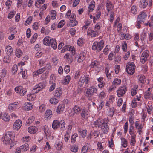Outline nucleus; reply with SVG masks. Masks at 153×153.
Listing matches in <instances>:
<instances>
[{"instance_id":"69168bd1","label":"nucleus","mask_w":153,"mask_h":153,"mask_svg":"<svg viewBox=\"0 0 153 153\" xmlns=\"http://www.w3.org/2000/svg\"><path fill=\"white\" fill-rule=\"evenodd\" d=\"M131 11L133 14H136L137 13V8L135 5L132 6L131 8Z\"/></svg>"},{"instance_id":"09e8293b","label":"nucleus","mask_w":153,"mask_h":153,"mask_svg":"<svg viewBox=\"0 0 153 153\" xmlns=\"http://www.w3.org/2000/svg\"><path fill=\"white\" fill-rule=\"evenodd\" d=\"M51 104H57L59 102L58 100L55 98H52L49 100Z\"/></svg>"},{"instance_id":"c9c22d12","label":"nucleus","mask_w":153,"mask_h":153,"mask_svg":"<svg viewBox=\"0 0 153 153\" xmlns=\"http://www.w3.org/2000/svg\"><path fill=\"white\" fill-rule=\"evenodd\" d=\"M71 79V77L69 75L66 76L64 78L62 84L65 85H67L69 83Z\"/></svg>"},{"instance_id":"b1692460","label":"nucleus","mask_w":153,"mask_h":153,"mask_svg":"<svg viewBox=\"0 0 153 153\" xmlns=\"http://www.w3.org/2000/svg\"><path fill=\"white\" fill-rule=\"evenodd\" d=\"M62 93V90L61 89L56 88L54 94V96L56 97L59 98Z\"/></svg>"},{"instance_id":"680f3d73","label":"nucleus","mask_w":153,"mask_h":153,"mask_svg":"<svg viewBox=\"0 0 153 153\" xmlns=\"http://www.w3.org/2000/svg\"><path fill=\"white\" fill-rule=\"evenodd\" d=\"M134 127L133 125L130 124L129 126V133L131 135H132L134 134Z\"/></svg>"},{"instance_id":"f3484780","label":"nucleus","mask_w":153,"mask_h":153,"mask_svg":"<svg viewBox=\"0 0 153 153\" xmlns=\"http://www.w3.org/2000/svg\"><path fill=\"white\" fill-rule=\"evenodd\" d=\"M100 134V132L98 131H91L89 134L87 138L91 139L92 138H95L97 137Z\"/></svg>"},{"instance_id":"bb28decb","label":"nucleus","mask_w":153,"mask_h":153,"mask_svg":"<svg viewBox=\"0 0 153 153\" xmlns=\"http://www.w3.org/2000/svg\"><path fill=\"white\" fill-rule=\"evenodd\" d=\"M37 128L34 126H32L28 128V132L31 134H34L37 131Z\"/></svg>"},{"instance_id":"f704fd0d","label":"nucleus","mask_w":153,"mask_h":153,"mask_svg":"<svg viewBox=\"0 0 153 153\" xmlns=\"http://www.w3.org/2000/svg\"><path fill=\"white\" fill-rule=\"evenodd\" d=\"M45 71L44 68H42L41 69L37 70L36 71H34L33 73V74L34 76H37L39 74H42Z\"/></svg>"},{"instance_id":"3c124183","label":"nucleus","mask_w":153,"mask_h":153,"mask_svg":"<svg viewBox=\"0 0 153 153\" xmlns=\"http://www.w3.org/2000/svg\"><path fill=\"white\" fill-rule=\"evenodd\" d=\"M135 135H131V144L133 146L135 144Z\"/></svg>"},{"instance_id":"20e7f679","label":"nucleus","mask_w":153,"mask_h":153,"mask_svg":"<svg viewBox=\"0 0 153 153\" xmlns=\"http://www.w3.org/2000/svg\"><path fill=\"white\" fill-rule=\"evenodd\" d=\"M46 82H43L36 85L32 90L33 93H38L46 86Z\"/></svg>"},{"instance_id":"603ef678","label":"nucleus","mask_w":153,"mask_h":153,"mask_svg":"<svg viewBox=\"0 0 153 153\" xmlns=\"http://www.w3.org/2000/svg\"><path fill=\"white\" fill-rule=\"evenodd\" d=\"M78 137V134L76 133H74L72 135L71 137V141L74 143L76 140V138Z\"/></svg>"},{"instance_id":"f8f14e48","label":"nucleus","mask_w":153,"mask_h":153,"mask_svg":"<svg viewBox=\"0 0 153 153\" xmlns=\"http://www.w3.org/2000/svg\"><path fill=\"white\" fill-rule=\"evenodd\" d=\"M19 107V104L18 102H15L13 103L10 104L8 106V109L11 111H12L16 109H18Z\"/></svg>"},{"instance_id":"ddd939ff","label":"nucleus","mask_w":153,"mask_h":153,"mask_svg":"<svg viewBox=\"0 0 153 153\" xmlns=\"http://www.w3.org/2000/svg\"><path fill=\"white\" fill-rule=\"evenodd\" d=\"M75 15L73 14H72L71 17H70V23L69 24L71 26L73 27L76 26L78 24L77 21L75 18Z\"/></svg>"},{"instance_id":"4d7b16f0","label":"nucleus","mask_w":153,"mask_h":153,"mask_svg":"<svg viewBox=\"0 0 153 153\" xmlns=\"http://www.w3.org/2000/svg\"><path fill=\"white\" fill-rule=\"evenodd\" d=\"M38 37V34L36 33H35L32 37L31 39L30 40V43L32 44L36 40V39Z\"/></svg>"},{"instance_id":"7ed1b4c3","label":"nucleus","mask_w":153,"mask_h":153,"mask_svg":"<svg viewBox=\"0 0 153 153\" xmlns=\"http://www.w3.org/2000/svg\"><path fill=\"white\" fill-rule=\"evenodd\" d=\"M135 65L134 63L132 62H129L127 63L126 69L128 74L131 75L135 72Z\"/></svg>"},{"instance_id":"ea45409f","label":"nucleus","mask_w":153,"mask_h":153,"mask_svg":"<svg viewBox=\"0 0 153 153\" xmlns=\"http://www.w3.org/2000/svg\"><path fill=\"white\" fill-rule=\"evenodd\" d=\"M64 58L65 59L68 60L69 62H71L72 61V56L69 53H67L65 55Z\"/></svg>"},{"instance_id":"6e6552de","label":"nucleus","mask_w":153,"mask_h":153,"mask_svg":"<svg viewBox=\"0 0 153 153\" xmlns=\"http://www.w3.org/2000/svg\"><path fill=\"white\" fill-rule=\"evenodd\" d=\"M108 121V118H105L103 123L101 125V129L102 131L105 134L107 133L109 130V126L107 124Z\"/></svg>"},{"instance_id":"412c9836","label":"nucleus","mask_w":153,"mask_h":153,"mask_svg":"<svg viewBox=\"0 0 153 153\" xmlns=\"http://www.w3.org/2000/svg\"><path fill=\"white\" fill-rule=\"evenodd\" d=\"M89 112L88 110L86 109H83L82 110V112L80 114L81 116L83 118H87L88 116Z\"/></svg>"},{"instance_id":"9d476101","label":"nucleus","mask_w":153,"mask_h":153,"mask_svg":"<svg viewBox=\"0 0 153 153\" xmlns=\"http://www.w3.org/2000/svg\"><path fill=\"white\" fill-rule=\"evenodd\" d=\"M99 34V32L96 30H93L89 28L87 31V35L90 36L91 37H95L97 36Z\"/></svg>"},{"instance_id":"c03bdc74","label":"nucleus","mask_w":153,"mask_h":153,"mask_svg":"<svg viewBox=\"0 0 153 153\" xmlns=\"http://www.w3.org/2000/svg\"><path fill=\"white\" fill-rule=\"evenodd\" d=\"M121 145L124 147L126 148L127 146V141L125 138H121Z\"/></svg>"},{"instance_id":"a211bd4d","label":"nucleus","mask_w":153,"mask_h":153,"mask_svg":"<svg viewBox=\"0 0 153 153\" xmlns=\"http://www.w3.org/2000/svg\"><path fill=\"white\" fill-rule=\"evenodd\" d=\"M104 119L102 120L100 118H98V119L94 122L93 124L94 126L95 127L99 128L100 126L103 123Z\"/></svg>"},{"instance_id":"6e6d98bb","label":"nucleus","mask_w":153,"mask_h":153,"mask_svg":"<svg viewBox=\"0 0 153 153\" xmlns=\"http://www.w3.org/2000/svg\"><path fill=\"white\" fill-rule=\"evenodd\" d=\"M65 23V20H61L58 23L57 27L58 28H60L62 27Z\"/></svg>"},{"instance_id":"37998d69","label":"nucleus","mask_w":153,"mask_h":153,"mask_svg":"<svg viewBox=\"0 0 153 153\" xmlns=\"http://www.w3.org/2000/svg\"><path fill=\"white\" fill-rule=\"evenodd\" d=\"M62 142H56L55 144V146L58 150H61L62 148Z\"/></svg>"},{"instance_id":"49530a36","label":"nucleus","mask_w":153,"mask_h":153,"mask_svg":"<svg viewBox=\"0 0 153 153\" xmlns=\"http://www.w3.org/2000/svg\"><path fill=\"white\" fill-rule=\"evenodd\" d=\"M102 24L100 22H98L95 26L94 30L99 32L100 30V27L102 26Z\"/></svg>"},{"instance_id":"a19ab883","label":"nucleus","mask_w":153,"mask_h":153,"mask_svg":"<svg viewBox=\"0 0 153 153\" xmlns=\"http://www.w3.org/2000/svg\"><path fill=\"white\" fill-rule=\"evenodd\" d=\"M121 82V79H120L115 78L112 82V84L113 85L115 86L120 85Z\"/></svg>"},{"instance_id":"338daca9","label":"nucleus","mask_w":153,"mask_h":153,"mask_svg":"<svg viewBox=\"0 0 153 153\" xmlns=\"http://www.w3.org/2000/svg\"><path fill=\"white\" fill-rule=\"evenodd\" d=\"M16 12L14 11H13L10 12L8 14L7 17L9 19L12 18L15 15Z\"/></svg>"},{"instance_id":"aec40b11","label":"nucleus","mask_w":153,"mask_h":153,"mask_svg":"<svg viewBox=\"0 0 153 153\" xmlns=\"http://www.w3.org/2000/svg\"><path fill=\"white\" fill-rule=\"evenodd\" d=\"M48 45L51 46L54 49H56L57 48V42L56 39H55L51 38Z\"/></svg>"},{"instance_id":"864d4df0","label":"nucleus","mask_w":153,"mask_h":153,"mask_svg":"<svg viewBox=\"0 0 153 153\" xmlns=\"http://www.w3.org/2000/svg\"><path fill=\"white\" fill-rule=\"evenodd\" d=\"M85 82V78L84 77L82 76L80 77L78 82V84L80 87L82 86L83 84Z\"/></svg>"},{"instance_id":"4468645a","label":"nucleus","mask_w":153,"mask_h":153,"mask_svg":"<svg viewBox=\"0 0 153 153\" xmlns=\"http://www.w3.org/2000/svg\"><path fill=\"white\" fill-rule=\"evenodd\" d=\"M147 16L145 12H142L139 15L138 17V20H139L140 21L144 22L147 17Z\"/></svg>"},{"instance_id":"c85d7f7f","label":"nucleus","mask_w":153,"mask_h":153,"mask_svg":"<svg viewBox=\"0 0 153 153\" xmlns=\"http://www.w3.org/2000/svg\"><path fill=\"white\" fill-rule=\"evenodd\" d=\"M24 108L25 110H29L33 108L32 104L30 102H26L24 105Z\"/></svg>"},{"instance_id":"423d86ee","label":"nucleus","mask_w":153,"mask_h":153,"mask_svg":"<svg viewBox=\"0 0 153 153\" xmlns=\"http://www.w3.org/2000/svg\"><path fill=\"white\" fill-rule=\"evenodd\" d=\"M69 51L71 53L72 56L75 54V50L74 48L72 46H70L69 45H66L62 48L61 51V53H63L65 51Z\"/></svg>"},{"instance_id":"79ce46f5","label":"nucleus","mask_w":153,"mask_h":153,"mask_svg":"<svg viewBox=\"0 0 153 153\" xmlns=\"http://www.w3.org/2000/svg\"><path fill=\"white\" fill-rule=\"evenodd\" d=\"M65 121L63 120L60 121L59 124V126L61 130L63 131L65 129Z\"/></svg>"},{"instance_id":"39448f33","label":"nucleus","mask_w":153,"mask_h":153,"mask_svg":"<svg viewBox=\"0 0 153 153\" xmlns=\"http://www.w3.org/2000/svg\"><path fill=\"white\" fill-rule=\"evenodd\" d=\"M97 92V88L94 86H92L87 89L86 93L88 97H91L92 95L96 94Z\"/></svg>"},{"instance_id":"0e129e2a","label":"nucleus","mask_w":153,"mask_h":153,"mask_svg":"<svg viewBox=\"0 0 153 153\" xmlns=\"http://www.w3.org/2000/svg\"><path fill=\"white\" fill-rule=\"evenodd\" d=\"M64 140L66 142L68 141L70 138L69 134L68 132H67L64 135Z\"/></svg>"},{"instance_id":"a18cd8bd","label":"nucleus","mask_w":153,"mask_h":153,"mask_svg":"<svg viewBox=\"0 0 153 153\" xmlns=\"http://www.w3.org/2000/svg\"><path fill=\"white\" fill-rule=\"evenodd\" d=\"M52 111L51 110H48L46 111L45 117L47 118H50L52 116Z\"/></svg>"},{"instance_id":"f257e3e1","label":"nucleus","mask_w":153,"mask_h":153,"mask_svg":"<svg viewBox=\"0 0 153 153\" xmlns=\"http://www.w3.org/2000/svg\"><path fill=\"white\" fill-rule=\"evenodd\" d=\"M14 137L13 132L8 131L3 135L1 138V141L4 144L10 145V148L11 149L15 144V142L11 138Z\"/></svg>"},{"instance_id":"052dcab7","label":"nucleus","mask_w":153,"mask_h":153,"mask_svg":"<svg viewBox=\"0 0 153 153\" xmlns=\"http://www.w3.org/2000/svg\"><path fill=\"white\" fill-rule=\"evenodd\" d=\"M149 51L148 50H146L144 51L142 54L141 56H144L145 57L147 58L149 56Z\"/></svg>"},{"instance_id":"cd10ccee","label":"nucleus","mask_w":153,"mask_h":153,"mask_svg":"<svg viewBox=\"0 0 153 153\" xmlns=\"http://www.w3.org/2000/svg\"><path fill=\"white\" fill-rule=\"evenodd\" d=\"M42 130L46 137H48L50 136V131L48 127L46 125L45 126L43 127Z\"/></svg>"},{"instance_id":"a878e982","label":"nucleus","mask_w":153,"mask_h":153,"mask_svg":"<svg viewBox=\"0 0 153 153\" xmlns=\"http://www.w3.org/2000/svg\"><path fill=\"white\" fill-rule=\"evenodd\" d=\"M95 7V2L93 0L90 3L88 8V11L89 12L93 11Z\"/></svg>"},{"instance_id":"8fccbe9b","label":"nucleus","mask_w":153,"mask_h":153,"mask_svg":"<svg viewBox=\"0 0 153 153\" xmlns=\"http://www.w3.org/2000/svg\"><path fill=\"white\" fill-rule=\"evenodd\" d=\"M33 17L32 16H29L25 21V25L27 26L31 23Z\"/></svg>"},{"instance_id":"f03ea898","label":"nucleus","mask_w":153,"mask_h":153,"mask_svg":"<svg viewBox=\"0 0 153 153\" xmlns=\"http://www.w3.org/2000/svg\"><path fill=\"white\" fill-rule=\"evenodd\" d=\"M104 46V42L102 40L99 42H95L93 44L92 48L94 50H96L97 51H101Z\"/></svg>"},{"instance_id":"58836bf2","label":"nucleus","mask_w":153,"mask_h":153,"mask_svg":"<svg viewBox=\"0 0 153 153\" xmlns=\"http://www.w3.org/2000/svg\"><path fill=\"white\" fill-rule=\"evenodd\" d=\"M105 71L107 78L108 79H111V78L112 76L109 71V67H106L105 69Z\"/></svg>"},{"instance_id":"9b49d317","label":"nucleus","mask_w":153,"mask_h":153,"mask_svg":"<svg viewBox=\"0 0 153 153\" xmlns=\"http://www.w3.org/2000/svg\"><path fill=\"white\" fill-rule=\"evenodd\" d=\"M22 125V122L21 120L18 119L16 120L13 126V129L16 131L18 130L20 128Z\"/></svg>"},{"instance_id":"7c9ffc66","label":"nucleus","mask_w":153,"mask_h":153,"mask_svg":"<svg viewBox=\"0 0 153 153\" xmlns=\"http://www.w3.org/2000/svg\"><path fill=\"white\" fill-rule=\"evenodd\" d=\"M74 113L78 115L79 114L81 111V108L77 105H75L73 108Z\"/></svg>"},{"instance_id":"5701e85b","label":"nucleus","mask_w":153,"mask_h":153,"mask_svg":"<svg viewBox=\"0 0 153 153\" xmlns=\"http://www.w3.org/2000/svg\"><path fill=\"white\" fill-rule=\"evenodd\" d=\"M86 54L84 52H81L79 54L77 60L78 62H82L85 58Z\"/></svg>"},{"instance_id":"bf43d9fd","label":"nucleus","mask_w":153,"mask_h":153,"mask_svg":"<svg viewBox=\"0 0 153 153\" xmlns=\"http://www.w3.org/2000/svg\"><path fill=\"white\" fill-rule=\"evenodd\" d=\"M51 18L53 20L56 19V11L53 10L51 12Z\"/></svg>"},{"instance_id":"e2e57ef3","label":"nucleus","mask_w":153,"mask_h":153,"mask_svg":"<svg viewBox=\"0 0 153 153\" xmlns=\"http://www.w3.org/2000/svg\"><path fill=\"white\" fill-rule=\"evenodd\" d=\"M22 71V77L24 79H26L27 77V71L25 70L24 71H23V69H21Z\"/></svg>"},{"instance_id":"473e14b6","label":"nucleus","mask_w":153,"mask_h":153,"mask_svg":"<svg viewBox=\"0 0 153 153\" xmlns=\"http://www.w3.org/2000/svg\"><path fill=\"white\" fill-rule=\"evenodd\" d=\"M15 55L18 58L21 56L23 54L22 50L19 48H16L15 51Z\"/></svg>"},{"instance_id":"2f4dec72","label":"nucleus","mask_w":153,"mask_h":153,"mask_svg":"<svg viewBox=\"0 0 153 153\" xmlns=\"http://www.w3.org/2000/svg\"><path fill=\"white\" fill-rule=\"evenodd\" d=\"M1 119L5 121H8L10 120V117L8 114L4 113L1 116Z\"/></svg>"},{"instance_id":"2eb2a0df","label":"nucleus","mask_w":153,"mask_h":153,"mask_svg":"<svg viewBox=\"0 0 153 153\" xmlns=\"http://www.w3.org/2000/svg\"><path fill=\"white\" fill-rule=\"evenodd\" d=\"M106 10L108 12H109L110 11L113 10L114 8V4L109 0H107L106 3Z\"/></svg>"},{"instance_id":"0eeeda50","label":"nucleus","mask_w":153,"mask_h":153,"mask_svg":"<svg viewBox=\"0 0 153 153\" xmlns=\"http://www.w3.org/2000/svg\"><path fill=\"white\" fill-rule=\"evenodd\" d=\"M127 88L126 85L120 87L117 90V95L119 97L123 96L127 91Z\"/></svg>"},{"instance_id":"393cba45","label":"nucleus","mask_w":153,"mask_h":153,"mask_svg":"<svg viewBox=\"0 0 153 153\" xmlns=\"http://www.w3.org/2000/svg\"><path fill=\"white\" fill-rule=\"evenodd\" d=\"M148 0H140L139 4L140 7L142 8H144L148 5Z\"/></svg>"},{"instance_id":"dca6fc26","label":"nucleus","mask_w":153,"mask_h":153,"mask_svg":"<svg viewBox=\"0 0 153 153\" xmlns=\"http://www.w3.org/2000/svg\"><path fill=\"white\" fill-rule=\"evenodd\" d=\"M99 65L100 63L97 60H93L91 62L89 67L91 68H94L95 69L98 68V69L99 70L100 68L99 67Z\"/></svg>"},{"instance_id":"13d9d810","label":"nucleus","mask_w":153,"mask_h":153,"mask_svg":"<svg viewBox=\"0 0 153 153\" xmlns=\"http://www.w3.org/2000/svg\"><path fill=\"white\" fill-rule=\"evenodd\" d=\"M18 70V66L16 65H14L12 67V71L13 74H15L16 73Z\"/></svg>"},{"instance_id":"c756f323","label":"nucleus","mask_w":153,"mask_h":153,"mask_svg":"<svg viewBox=\"0 0 153 153\" xmlns=\"http://www.w3.org/2000/svg\"><path fill=\"white\" fill-rule=\"evenodd\" d=\"M60 122L57 120H54L53 122L52 127L54 129H56L59 128V124Z\"/></svg>"},{"instance_id":"774afa93","label":"nucleus","mask_w":153,"mask_h":153,"mask_svg":"<svg viewBox=\"0 0 153 153\" xmlns=\"http://www.w3.org/2000/svg\"><path fill=\"white\" fill-rule=\"evenodd\" d=\"M45 105L43 104L40 105L39 108V111L41 112H44L45 109Z\"/></svg>"},{"instance_id":"4be33fe9","label":"nucleus","mask_w":153,"mask_h":153,"mask_svg":"<svg viewBox=\"0 0 153 153\" xmlns=\"http://www.w3.org/2000/svg\"><path fill=\"white\" fill-rule=\"evenodd\" d=\"M65 109V104H60L57 107L56 112L60 114L63 112Z\"/></svg>"},{"instance_id":"72a5a7b5","label":"nucleus","mask_w":153,"mask_h":153,"mask_svg":"<svg viewBox=\"0 0 153 153\" xmlns=\"http://www.w3.org/2000/svg\"><path fill=\"white\" fill-rule=\"evenodd\" d=\"M20 149L22 150V152H24L29 149V146L28 144L26 143L20 146Z\"/></svg>"},{"instance_id":"6ab92c4d","label":"nucleus","mask_w":153,"mask_h":153,"mask_svg":"<svg viewBox=\"0 0 153 153\" xmlns=\"http://www.w3.org/2000/svg\"><path fill=\"white\" fill-rule=\"evenodd\" d=\"M5 51L7 55L9 56H11L13 53V49L11 46L8 45L6 47Z\"/></svg>"},{"instance_id":"1a4fd4ad","label":"nucleus","mask_w":153,"mask_h":153,"mask_svg":"<svg viewBox=\"0 0 153 153\" xmlns=\"http://www.w3.org/2000/svg\"><path fill=\"white\" fill-rule=\"evenodd\" d=\"M15 91L19 93L21 96H23L26 93L27 90L22 86H19L15 88Z\"/></svg>"},{"instance_id":"e433bc0d","label":"nucleus","mask_w":153,"mask_h":153,"mask_svg":"<svg viewBox=\"0 0 153 153\" xmlns=\"http://www.w3.org/2000/svg\"><path fill=\"white\" fill-rule=\"evenodd\" d=\"M139 82L141 83H144L146 81V79L143 75H140L138 76Z\"/></svg>"},{"instance_id":"de8ad7c7","label":"nucleus","mask_w":153,"mask_h":153,"mask_svg":"<svg viewBox=\"0 0 153 153\" xmlns=\"http://www.w3.org/2000/svg\"><path fill=\"white\" fill-rule=\"evenodd\" d=\"M34 119L35 118L33 116L30 117L26 121V125L28 126L29 124L32 123L34 120Z\"/></svg>"},{"instance_id":"5fc2aeb1","label":"nucleus","mask_w":153,"mask_h":153,"mask_svg":"<svg viewBox=\"0 0 153 153\" xmlns=\"http://www.w3.org/2000/svg\"><path fill=\"white\" fill-rule=\"evenodd\" d=\"M114 114V109L113 107L110 108L108 113V115L112 117Z\"/></svg>"},{"instance_id":"4c0bfd02","label":"nucleus","mask_w":153,"mask_h":153,"mask_svg":"<svg viewBox=\"0 0 153 153\" xmlns=\"http://www.w3.org/2000/svg\"><path fill=\"white\" fill-rule=\"evenodd\" d=\"M51 39V38L49 36L45 37L43 41L44 44L46 45H48Z\"/></svg>"}]
</instances>
